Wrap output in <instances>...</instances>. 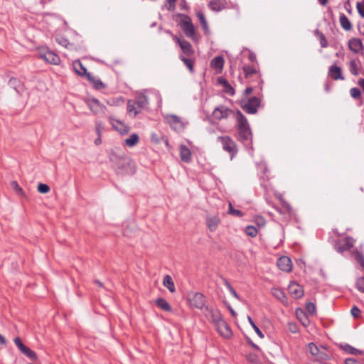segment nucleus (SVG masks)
<instances>
[{
    "instance_id": "nucleus-1",
    "label": "nucleus",
    "mask_w": 364,
    "mask_h": 364,
    "mask_svg": "<svg viewBox=\"0 0 364 364\" xmlns=\"http://www.w3.org/2000/svg\"><path fill=\"white\" fill-rule=\"evenodd\" d=\"M111 160L114 163L118 173L131 175L135 172V164L129 157L112 155Z\"/></svg>"
},
{
    "instance_id": "nucleus-2",
    "label": "nucleus",
    "mask_w": 364,
    "mask_h": 364,
    "mask_svg": "<svg viewBox=\"0 0 364 364\" xmlns=\"http://www.w3.org/2000/svg\"><path fill=\"white\" fill-rule=\"evenodd\" d=\"M236 119L240 137L242 140H248L252 135V132L247 119L240 111L237 112Z\"/></svg>"
},
{
    "instance_id": "nucleus-3",
    "label": "nucleus",
    "mask_w": 364,
    "mask_h": 364,
    "mask_svg": "<svg viewBox=\"0 0 364 364\" xmlns=\"http://www.w3.org/2000/svg\"><path fill=\"white\" fill-rule=\"evenodd\" d=\"M165 119L172 129L178 132L183 130L186 124L181 117L175 114H166Z\"/></svg>"
},
{
    "instance_id": "nucleus-4",
    "label": "nucleus",
    "mask_w": 364,
    "mask_h": 364,
    "mask_svg": "<svg viewBox=\"0 0 364 364\" xmlns=\"http://www.w3.org/2000/svg\"><path fill=\"white\" fill-rule=\"evenodd\" d=\"M203 314L215 326L223 320L220 312L216 309L206 306L204 308Z\"/></svg>"
},
{
    "instance_id": "nucleus-5",
    "label": "nucleus",
    "mask_w": 364,
    "mask_h": 364,
    "mask_svg": "<svg viewBox=\"0 0 364 364\" xmlns=\"http://www.w3.org/2000/svg\"><path fill=\"white\" fill-rule=\"evenodd\" d=\"M87 105L90 111L95 115L105 114L106 107L102 105L97 99L91 98L86 101Z\"/></svg>"
},
{
    "instance_id": "nucleus-6",
    "label": "nucleus",
    "mask_w": 364,
    "mask_h": 364,
    "mask_svg": "<svg viewBox=\"0 0 364 364\" xmlns=\"http://www.w3.org/2000/svg\"><path fill=\"white\" fill-rule=\"evenodd\" d=\"M218 140L220 141L223 145V148L226 151L229 152L231 158L237 153L236 144L229 136H219Z\"/></svg>"
},
{
    "instance_id": "nucleus-7",
    "label": "nucleus",
    "mask_w": 364,
    "mask_h": 364,
    "mask_svg": "<svg viewBox=\"0 0 364 364\" xmlns=\"http://www.w3.org/2000/svg\"><path fill=\"white\" fill-rule=\"evenodd\" d=\"M188 301L191 306L203 309L205 306V299L200 293H192L188 295Z\"/></svg>"
},
{
    "instance_id": "nucleus-8",
    "label": "nucleus",
    "mask_w": 364,
    "mask_h": 364,
    "mask_svg": "<svg viewBox=\"0 0 364 364\" xmlns=\"http://www.w3.org/2000/svg\"><path fill=\"white\" fill-rule=\"evenodd\" d=\"M14 341L21 353L31 360L36 359L37 356L36 353L30 349L28 346H25L20 338L16 337Z\"/></svg>"
},
{
    "instance_id": "nucleus-9",
    "label": "nucleus",
    "mask_w": 364,
    "mask_h": 364,
    "mask_svg": "<svg viewBox=\"0 0 364 364\" xmlns=\"http://www.w3.org/2000/svg\"><path fill=\"white\" fill-rule=\"evenodd\" d=\"M181 27L187 37L193 38L195 35V28L188 16H185L181 21Z\"/></svg>"
},
{
    "instance_id": "nucleus-10",
    "label": "nucleus",
    "mask_w": 364,
    "mask_h": 364,
    "mask_svg": "<svg viewBox=\"0 0 364 364\" xmlns=\"http://www.w3.org/2000/svg\"><path fill=\"white\" fill-rule=\"evenodd\" d=\"M173 38L178 43V45L181 47V49L183 52V54L184 56L186 55L187 57H191L194 54V50L191 46V44L185 41V40H181L176 36H173Z\"/></svg>"
},
{
    "instance_id": "nucleus-11",
    "label": "nucleus",
    "mask_w": 364,
    "mask_h": 364,
    "mask_svg": "<svg viewBox=\"0 0 364 364\" xmlns=\"http://www.w3.org/2000/svg\"><path fill=\"white\" fill-rule=\"evenodd\" d=\"M260 105V100L257 97L250 98L246 104L242 107L243 109L249 114H255L257 108Z\"/></svg>"
},
{
    "instance_id": "nucleus-12",
    "label": "nucleus",
    "mask_w": 364,
    "mask_h": 364,
    "mask_svg": "<svg viewBox=\"0 0 364 364\" xmlns=\"http://www.w3.org/2000/svg\"><path fill=\"white\" fill-rule=\"evenodd\" d=\"M232 113V110L221 105L214 109L212 117L213 119L221 120L228 118Z\"/></svg>"
},
{
    "instance_id": "nucleus-13",
    "label": "nucleus",
    "mask_w": 364,
    "mask_h": 364,
    "mask_svg": "<svg viewBox=\"0 0 364 364\" xmlns=\"http://www.w3.org/2000/svg\"><path fill=\"white\" fill-rule=\"evenodd\" d=\"M353 246V240L350 237H346L344 240L338 241L335 245V249L338 252H343L350 250Z\"/></svg>"
},
{
    "instance_id": "nucleus-14",
    "label": "nucleus",
    "mask_w": 364,
    "mask_h": 364,
    "mask_svg": "<svg viewBox=\"0 0 364 364\" xmlns=\"http://www.w3.org/2000/svg\"><path fill=\"white\" fill-rule=\"evenodd\" d=\"M288 291L290 295L294 299H300L304 295V289L296 282H291L288 287Z\"/></svg>"
},
{
    "instance_id": "nucleus-15",
    "label": "nucleus",
    "mask_w": 364,
    "mask_h": 364,
    "mask_svg": "<svg viewBox=\"0 0 364 364\" xmlns=\"http://www.w3.org/2000/svg\"><path fill=\"white\" fill-rule=\"evenodd\" d=\"M221 336L225 338H230L232 336V331L228 323L223 319L215 326Z\"/></svg>"
},
{
    "instance_id": "nucleus-16",
    "label": "nucleus",
    "mask_w": 364,
    "mask_h": 364,
    "mask_svg": "<svg viewBox=\"0 0 364 364\" xmlns=\"http://www.w3.org/2000/svg\"><path fill=\"white\" fill-rule=\"evenodd\" d=\"M242 69L246 79L252 78V80H261L259 72L254 66L245 65Z\"/></svg>"
},
{
    "instance_id": "nucleus-17",
    "label": "nucleus",
    "mask_w": 364,
    "mask_h": 364,
    "mask_svg": "<svg viewBox=\"0 0 364 364\" xmlns=\"http://www.w3.org/2000/svg\"><path fill=\"white\" fill-rule=\"evenodd\" d=\"M109 120L113 128L119 133L126 134L129 132V127L124 124L122 122L118 119H115L112 117H109Z\"/></svg>"
},
{
    "instance_id": "nucleus-18",
    "label": "nucleus",
    "mask_w": 364,
    "mask_h": 364,
    "mask_svg": "<svg viewBox=\"0 0 364 364\" xmlns=\"http://www.w3.org/2000/svg\"><path fill=\"white\" fill-rule=\"evenodd\" d=\"M277 265L279 269L289 272L292 269V263L289 257L283 256L278 259Z\"/></svg>"
},
{
    "instance_id": "nucleus-19",
    "label": "nucleus",
    "mask_w": 364,
    "mask_h": 364,
    "mask_svg": "<svg viewBox=\"0 0 364 364\" xmlns=\"http://www.w3.org/2000/svg\"><path fill=\"white\" fill-rule=\"evenodd\" d=\"M208 228L210 232H214L218 228L220 223V220L218 216L213 215L208 216L205 220Z\"/></svg>"
},
{
    "instance_id": "nucleus-20",
    "label": "nucleus",
    "mask_w": 364,
    "mask_h": 364,
    "mask_svg": "<svg viewBox=\"0 0 364 364\" xmlns=\"http://www.w3.org/2000/svg\"><path fill=\"white\" fill-rule=\"evenodd\" d=\"M328 76L334 80H344V77L342 75L341 68L337 65H331L328 70Z\"/></svg>"
},
{
    "instance_id": "nucleus-21",
    "label": "nucleus",
    "mask_w": 364,
    "mask_h": 364,
    "mask_svg": "<svg viewBox=\"0 0 364 364\" xmlns=\"http://www.w3.org/2000/svg\"><path fill=\"white\" fill-rule=\"evenodd\" d=\"M348 47L354 53H358L363 48V44L360 39L353 38L349 40Z\"/></svg>"
},
{
    "instance_id": "nucleus-22",
    "label": "nucleus",
    "mask_w": 364,
    "mask_h": 364,
    "mask_svg": "<svg viewBox=\"0 0 364 364\" xmlns=\"http://www.w3.org/2000/svg\"><path fill=\"white\" fill-rule=\"evenodd\" d=\"M180 157L181 161L186 163H189L191 161V152L185 145L180 146Z\"/></svg>"
},
{
    "instance_id": "nucleus-23",
    "label": "nucleus",
    "mask_w": 364,
    "mask_h": 364,
    "mask_svg": "<svg viewBox=\"0 0 364 364\" xmlns=\"http://www.w3.org/2000/svg\"><path fill=\"white\" fill-rule=\"evenodd\" d=\"M308 349L312 355L318 358V359L322 360L327 357L326 354L323 352H320L318 347L313 343L309 344Z\"/></svg>"
},
{
    "instance_id": "nucleus-24",
    "label": "nucleus",
    "mask_w": 364,
    "mask_h": 364,
    "mask_svg": "<svg viewBox=\"0 0 364 364\" xmlns=\"http://www.w3.org/2000/svg\"><path fill=\"white\" fill-rule=\"evenodd\" d=\"M225 0H211L209 6L212 10L220 11L225 8Z\"/></svg>"
},
{
    "instance_id": "nucleus-25",
    "label": "nucleus",
    "mask_w": 364,
    "mask_h": 364,
    "mask_svg": "<svg viewBox=\"0 0 364 364\" xmlns=\"http://www.w3.org/2000/svg\"><path fill=\"white\" fill-rule=\"evenodd\" d=\"M73 68L75 73L80 76L87 77V74H90L87 72L86 68L82 65V64L79 60L73 62Z\"/></svg>"
},
{
    "instance_id": "nucleus-26",
    "label": "nucleus",
    "mask_w": 364,
    "mask_h": 364,
    "mask_svg": "<svg viewBox=\"0 0 364 364\" xmlns=\"http://www.w3.org/2000/svg\"><path fill=\"white\" fill-rule=\"evenodd\" d=\"M139 141V137L137 134H132L127 139L124 141V145L129 147H133L136 146Z\"/></svg>"
},
{
    "instance_id": "nucleus-27",
    "label": "nucleus",
    "mask_w": 364,
    "mask_h": 364,
    "mask_svg": "<svg viewBox=\"0 0 364 364\" xmlns=\"http://www.w3.org/2000/svg\"><path fill=\"white\" fill-rule=\"evenodd\" d=\"M272 295L282 303L287 302V297L284 291L279 288H272L271 290Z\"/></svg>"
},
{
    "instance_id": "nucleus-28",
    "label": "nucleus",
    "mask_w": 364,
    "mask_h": 364,
    "mask_svg": "<svg viewBox=\"0 0 364 364\" xmlns=\"http://www.w3.org/2000/svg\"><path fill=\"white\" fill-rule=\"evenodd\" d=\"M339 21H340L341 27L344 30L350 31L352 29V24L345 14H341L340 15Z\"/></svg>"
},
{
    "instance_id": "nucleus-29",
    "label": "nucleus",
    "mask_w": 364,
    "mask_h": 364,
    "mask_svg": "<svg viewBox=\"0 0 364 364\" xmlns=\"http://www.w3.org/2000/svg\"><path fill=\"white\" fill-rule=\"evenodd\" d=\"M163 284L166 287L171 293L175 292V286L173 281L170 275H166L164 277Z\"/></svg>"
},
{
    "instance_id": "nucleus-30",
    "label": "nucleus",
    "mask_w": 364,
    "mask_h": 364,
    "mask_svg": "<svg viewBox=\"0 0 364 364\" xmlns=\"http://www.w3.org/2000/svg\"><path fill=\"white\" fill-rule=\"evenodd\" d=\"M9 84L11 87L14 88L17 93L21 94L22 92L23 87L18 79L11 78Z\"/></svg>"
},
{
    "instance_id": "nucleus-31",
    "label": "nucleus",
    "mask_w": 364,
    "mask_h": 364,
    "mask_svg": "<svg viewBox=\"0 0 364 364\" xmlns=\"http://www.w3.org/2000/svg\"><path fill=\"white\" fill-rule=\"evenodd\" d=\"M218 83L224 87L225 92L230 94V95H234L235 90L225 79L220 77L218 79Z\"/></svg>"
},
{
    "instance_id": "nucleus-32",
    "label": "nucleus",
    "mask_w": 364,
    "mask_h": 364,
    "mask_svg": "<svg viewBox=\"0 0 364 364\" xmlns=\"http://www.w3.org/2000/svg\"><path fill=\"white\" fill-rule=\"evenodd\" d=\"M60 62L59 56L52 51L47 50V63L58 65Z\"/></svg>"
},
{
    "instance_id": "nucleus-33",
    "label": "nucleus",
    "mask_w": 364,
    "mask_h": 364,
    "mask_svg": "<svg viewBox=\"0 0 364 364\" xmlns=\"http://www.w3.org/2000/svg\"><path fill=\"white\" fill-rule=\"evenodd\" d=\"M210 64L213 68L220 70L223 68L224 59L221 56H217L211 60Z\"/></svg>"
},
{
    "instance_id": "nucleus-34",
    "label": "nucleus",
    "mask_w": 364,
    "mask_h": 364,
    "mask_svg": "<svg viewBox=\"0 0 364 364\" xmlns=\"http://www.w3.org/2000/svg\"><path fill=\"white\" fill-rule=\"evenodd\" d=\"M156 304L158 307H159L160 309L165 311H171V310L170 304L164 299H157L156 300Z\"/></svg>"
},
{
    "instance_id": "nucleus-35",
    "label": "nucleus",
    "mask_w": 364,
    "mask_h": 364,
    "mask_svg": "<svg viewBox=\"0 0 364 364\" xmlns=\"http://www.w3.org/2000/svg\"><path fill=\"white\" fill-rule=\"evenodd\" d=\"M87 78L93 84L95 88L101 90L105 87V84L100 80L96 79L90 73L87 74Z\"/></svg>"
},
{
    "instance_id": "nucleus-36",
    "label": "nucleus",
    "mask_w": 364,
    "mask_h": 364,
    "mask_svg": "<svg viewBox=\"0 0 364 364\" xmlns=\"http://www.w3.org/2000/svg\"><path fill=\"white\" fill-rule=\"evenodd\" d=\"M136 103L132 100L127 102V112L129 114H133V117H135L140 112L136 107Z\"/></svg>"
},
{
    "instance_id": "nucleus-37",
    "label": "nucleus",
    "mask_w": 364,
    "mask_h": 364,
    "mask_svg": "<svg viewBox=\"0 0 364 364\" xmlns=\"http://www.w3.org/2000/svg\"><path fill=\"white\" fill-rule=\"evenodd\" d=\"M135 102L139 108H144L148 105L149 100L146 96L144 95H139Z\"/></svg>"
},
{
    "instance_id": "nucleus-38",
    "label": "nucleus",
    "mask_w": 364,
    "mask_h": 364,
    "mask_svg": "<svg viewBox=\"0 0 364 364\" xmlns=\"http://www.w3.org/2000/svg\"><path fill=\"white\" fill-rule=\"evenodd\" d=\"M180 59L184 63L191 72L193 71L194 62L188 58H186L183 55H180Z\"/></svg>"
},
{
    "instance_id": "nucleus-39",
    "label": "nucleus",
    "mask_w": 364,
    "mask_h": 364,
    "mask_svg": "<svg viewBox=\"0 0 364 364\" xmlns=\"http://www.w3.org/2000/svg\"><path fill=\"white\" fill-rule=\"evenodd\" d=\"M151 141L156 144L160 143L161 141H164L165 144L166 146L168 145V141L166 137L165 136H161L159 137L156 134H151Z\"/></svg>"
},
{
    "instance_id": "nucleus-40",
    "label": "nucleus",
    "mask_w": 364,
    "mask_h": 364,
    "mask_svg": "<svg viewBox=\"0 0 364 364\" xmlns=\"http://www.w3.org/2000/svg\"><path fill=\"white\" fill-rule=\"evenodd\" d=\"M297 317L300 319L301 322L304 326H307L309 324V320L308 318L305 316L304 312L300 310L299 311H296Z\"/></svg>"
},
{
    "instance_id": "nucleus-41",
    "label": "nucleus",
    "mask_w": 364,
    "mask_h": 364,
    "mask_svg": "<svg viewBox=\"0 0 364 364\" xmlns=\"http://www.w3.org/2000/svg\"><path fill=\"white\" fill-rule=\"evenodd\" d=\"M196 15H197V17H198L200 23L203 26V29L207 30L208 29V23L205 20V17L204 14L202 12L199 11L197 13Z\"/></svg>"
},
{
    "instance_id": "nucleus-42",
    "label": "nucleus",
    "mask_w": 364,
    "mask_h": 364,
    "mask_svg": "<svg viewBox=\"0 0 364 364\" xmlns=\"http://www.w3.org/2000/svg\"><path fill=\"white\" fill-rule=\"evenodd\" d=\"M245 233L250 237H255L257 234V230L256 228L252 225H249L245 228Z\"/></svg>"
},
{
    "instance_id": "nucleus-43",
    "label": "nucleus",
    "mask_w": 364,
    "mask_h": 364,
    "mask_svg": "<svg viewBox=\"0 0 364 364\" xmlns=\"http://www.w3.org/2000/svg\"><path fill=\"white\" fill-rule=\"evenodd\" d=\"M316 33L319 38L321 46L322 48H326L328 46V42L324 35L322 33H320L318 30L316 31Z\"/></svg>"
},
{
    "instance_id": "nucleus-44",
    "label": "nucleus",
    "mask_w": 364,
    "mask_h": 364,
    "mask_svg": "<svg viewBox=\"0 0 364 364\" xmlns=\"http://www.w3.org/2000/svg\"><path fill=\"white\" fill-rule=\"evenodd\" d=\"M343 349L345 350V351L350 353V354H353V355H356V354H361L362 353V351L360 350H358L349 345H346L344 347H343Z\"/></svg>"
},
{
    "instance_id": "nucleus-45",
    "label": "nucleus",
    "mask_w": 364,
    "mask_h": 364,
    "mask_svg": "<svg viewBox=\"0 0 364 364\" xmlns=\"http://www.w3.org/2000/svg\"><path fill=\"white\" fill-rule=\"evenodd\" d=\"M228 213L237 217L243 216V213L240 210L233 208L231 203H229Z\"/></svg>"
},
{
    "instance_id": "nucleus-46",
    "label": "nucleus",
    "mask_w": 364,
    "mask_h": 364,
    "mask_svg": "<svg viewBox=\"0 0 364 364\" xmlns=\"http://www.w3.org/2000/svg\"><path fill=\"white\" fill-rule=\"evenodd\" d=\"M11 188L16 192L17 194L24 196L22 188L18 186V183L15 181L11 183Z\"/></svg>"
},
{
    "instance_id": "nucleus-47",
    "label": "nucleus",
    "mask_w": 364,
    "mask_h": 364,
    "mask_svg": "<svg viewBox=\"0 0 364 364\" xmlns=\"http://www.w3.org/2000/svg\"><path fill=\"white\" fill-rule=\"evenodd\" d=\"M247 319L250 322V323L251 324V326H252V328H254V330L255 331L256 333L260 337V338H263L264 337V335L263 333H262V331L259 330V328L255 325V323H254V321H252V318L250 316H247Z\"/></svg>"
},
{
    "instance_id": "nucleus-48",
    "label": "nucleus",
    "mask_w": 364,
    "mask_h": 364,
    "mask_svg": "<svg viewBox=\"0 0 364 364\" xmlns=\"http://www.w3.org/2000/svg\"><path fill=\"white\" fill-rule=\"evenodd\" d=\"M279 199H280L282 205L284 208V213H289L291 211V205L282 197H280Z\"/></svg>"
},
{
    "instance_id": "nucleus-49",
    "label": "nucleus",
    "mask_w": 364,
    "mask_h": 364,
    "mask_svg": "<svg viewBox=\"0 0 364 364\" xmlns=\"http://www.w3.org/2000/svg\"><path fill=\"white\" fill-rule=\"evenodd\" d=\"M350 94L353 98L358 99L360 97L361 92L358 88L353 87L350 90Z\"/></svg>"
},
{
    "instance_id": "nucleus-50",
    "label": "nucleus",
    "mask_w": 364,
    "mask_h": 364,
    "mask_svg": "<svg viewBox=\"0 0 364 364\" xmlns=\"http://www.w3.org/2000/svg\"><path fill=\"white\" fill-rule=\"evenodd\" d=\"M355 259L364 268V257L362 253L357 251L355 253Z\"/></svg>"
},
{
    "instance_id": "nucleus-51",
    "label": "nucleus",
    "mask_w": 364,
    "mask_h": 364,
    "mask_svg": "<svg viewBox=\"0 0 364 364\" xmlns=\"http://www.w3.org/2000/svg\"><path fill=\"white\" fill-rule=\"evenodd\" d=\"M350 314L353 318H358L360 317V310L356 306H354L350 310Z\"/></svg>"
},
{
    "instance_id": "nucleus-52",
    "label": "nucleus",
    "mask_w": 364,
    "mask_h": 364,
    "mask_svg": "<svg viewBox=\"0 0 364 364\" xmlns=\"http://www.w3.org/2000/svg\"><path fill=\"white\" fill-rule=\"evenodd\" d=\"M350 70L354 75H358L357 64L355 60H351L350 63Z\"/></svg>"
},
{
    "instance_id": "nucleus-53",
    "label": "nucleus",
    "mask_w": 364,
    "mask_h": 364,
    "mask_svg": "<svg viewBox=\"0 0 364 364\" xmlns=\"http://www.w3.org/2000/svg\"><path fill=\"white\" fill-rule=\"evenodd\" d=\"M357 9L360 16L364 18V0L362 2L357 3Z\"/></svg>"
},
{
    "instance_id": "nucleus-54",
    "label": "nucleus",
    "mask_w": 364,
    "mask_h": 364,
    "mask_svg": "<svg viewBox=\"0 0 364 364\" xmlns=\"http://www.w3.org/2000/svg\"><path fill=\"white\" fill-rule=\"evenodd\" d=\"M315 305L311 302H309L306 304V310L310 314H313L315 312Z\"/></svg>"
},
{
    "instance_id": "nucleus-55",
    "label": "nucleus",
    "mask_w": 364,
    "mask_h": 364,
    "mask_svg": "<svg viewBox=\"0 0 364 364\" xmlns=\"http://www.w3.org/2000/svg\"><path fill=\"white\" fill-rule=\"evenodd\" d=\"M102 130V123L100 121H97L95 123V131L97 136H101Z\"/></svg>"
},
{
    "instance_id": "nucleus-56",
    "label": "nucleus",
    "mask_w": 364,
    "mask_h": 364,
    "mask_svg": "<svg viewBox=\"0 0 364 364\" xmlns=\"http://www.w3.org/2000/svg\"><path fill=\"white\" fill-rule=\"evenodd\" d=\"M255 221L256 224L259 227H263L266 223L264 218L262 216H257Z\"/></svg>"
},
{
    "instance_id": "nucleus-57",
    "label": "nucleus",
    "mask_w": 364,
    "mask_h": 364,
    "mask_svg": "<svg viewBox=\"0 0 364 364\" xmlns=\"http://www.w3.org/2000/svg\"><path fill=\"white\" fill-rule=\"evenodd\" d=\"M356 284L359 291L364 292V277L360 278Z\"/></svg>"
},
{
    "instance_id": "nucleus-58",
    "label": "nucleus",
    "mask_w": 364,
    "mask_h": 364,
    "mask_svg": "<svg viewBox=\"0 0 364 364\" xmlns=\"http://www.w3.org/2000/svg\"><path fill=\"white\" fill-rule=\"evenodd\" d=\"M247 360L252 364H260V363L257 360V356L255 355L250 354L247 355Z\"/></svg>"
},
{
    "instance_id": "nucleus-59",
    "label": "nucleus",
    "mask_w": 364,
    "mask_h": 364,
    "mask_svg": "<svg viewBox=\"0 0 364 364\" xmlns=\"http://www.w3.org/2000/svg\"><path fill=\"white\" fill-rule=\"evenodd\" d=\"M176 0H166V1L168 2V9L169 11H172L174 9V7H175V2H176Z\"/></svg>"
},
{
    "instance_id": "nucleus-60",
    "label": "nucleus",
    "mask_w": 364,
    "mask_h": 364,
    "mask_svg": "<svg viewBox=\"0 0 364 364\" xmlns=\"http://www.w3.org/2000/svg\"><path fill=\"white\" fill-rule=\"evenodd\" d=\"M289 329L292 333H296L298 331V327L294 323H289Z\"/></svg>"
},
{
    "instance_id": "nucleus-61",
    "label": "nucleus",
    "mask_w": 364,
    "mask_h": 364,
    "mask_svg": "<svg viewBox=\"0 0 364 364\" xmlns=\"http://www.w3.org/2000/svg\"><path fill=\"white\" fill-rule=\"evenodd\" d=\"M38 191L40 193H46V183H40L38 186Z\"/></svg>"
},
{
    "instance_id": "nucleus-62",
    "label": "nucleus",
    "mask_w": 364,
    "mask_h": 364,
    "mask_svg": "<svg viewBox=\"0 0 364 364\" xmlns=\"http://www.w3.org/2000/svg\"><path fill=\"white\" fill-rule=\"evenodd\" d=\"M345 363L346 364H358V363L353 358L346 359Z\"/></svg>"
},
{
    "instance_id": "nucleus-63",
    "label": "nucleus",
    "mask_w": 364,
    "mask_h": 364,
    "mask_svg": "<svg viewBox=\"0 0 364 364\" xmlns=\"http://www.w3.org/2000/svg\"><path fill=\"white\" fill-rule=\"evenodd\" d=\"M358 85L361 87V89L364 92V79L358 80Z\"/></svg>"
},
{
    "instance_id": "nucleus-64",
    "label": "nucleus",
    "mask_w": 364,
    "mask_h": 364,
    "mask_svg": "<svg viewBox=\"0 0 364 364\" xmlns=\"http://www.w3.org/2000/svg\"><path fill=\"white\" fill-rule=\"evenodd\" d=\"M252 88L251 87H247L245 90V95H249L252 92Z\"/></svg>"
}]
</instances>
